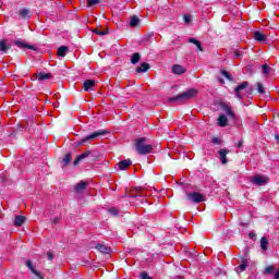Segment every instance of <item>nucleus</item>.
Listing matches in <instances>:
<instances>
[{
  "mask_svg": "<svg viewBox=\"0 0 279 279\" xmlns=\"http://www.w3.org/2000/svg\"><path fill=\"white\" fill-rule=\"evenodd\" d=\"M262 69H263L264 75H269V73H271V68L269 65H267V63L262 65Z\"/></svg>",
  "mask_w": 279,
  "mask_h": 279,
  "instance_id": "nucleus-34",
  "label": "nucleus"
},
{
  "mask_svg": "<svg viewBox=\"0 0 279 279\" xmlns=\"http://www.w3.org/2000/svg\"><path fill=\"white\" fill-rule=\"evenodd\" d=\"M150 65L147 62H143L140 64V66L136 69V73H145L146 71H149Z\"/></svg>",
  "mask_w": 279,
  "mask_h": 279,
  "instance_id": "nucleus-24",
  "label": "nucleus"
},
{
  "mask_svg": "<svg viewBox=\"0 0 279 279\" xmlns=\"http://www.w3.org/2000/svg\"><path fill=\"white\" fill-rule=\"evenodd\" d=\"M86 143H88V140H87V137L85 136V137H83L81 141H78V142L76 143V146H77V147H82L83 145H86Z\"/></svg>",
  "mask_w": 279,
  "mask_h": 279,
  "instance_id": "nucleus-40",
  "label": "nucleus"
},
{
  "mask_svg": "<svg viewBox=\"0 0 279 279\" xmlns=\"http://www.w3.org/2000/svg\"><path fill=\"white\" fill-rule=\"evenodd\" d=\"M96 250H98V252H100L101 254H110V252H112V248L101 243H98L96 245Z\"/></svg>",
  "mask_w": 279,
  "mask_h": 279,
  "instance_id": "nucleus-20",
  "label": "nucleus"
},
{
  "mask_svg": "<svg viewBox=\"0 0 279 279\" xmlns=\"http://www.w3.org/2000/svg\"><path fill=\"white\" fill-rule=\"evenodd\" d=\"M245 88H250V83L248 82H242L240 85H238L234 88L235 97L238 99H242L243 98V94H241V90H245Z\"/></svg>",
  "mask_w": 279,
  "mask_h": 279,
  "instance_id": "nucleus-8",
  "label": "nucleus"
},
{
  "mask_svg": "<svg viewBox=\"0 0 279 279\" xmlns=\"http://www.w3.org/2000/svg\"><path fill=\"white\" fill-rule=\"evenodd\" d=\"M246 269H247V264H240L238 266V268H235V271H236V274H239V271L241 274V272L245 271Z\"/></svg>",
  "mask_w": 279,
  "mask_h": 279,
  "instance_id": "nucleus-35",
  "label": "nucleus"
},
{
  "mask_svg": "<svg viewBox=\"0 0 279 279\" xmlns=\"http://www.w3.org/2000/svg\"><path fill=\"white\" fill-rule=\"evenodd\" d=\"M172 73H174V75H184V73H186V68L180 64H174L172 66Z\"/></svg>",
  "mask_w": 279,
  "mask_h": 279,
  "instance_id": "nucleus-18",
  "label": "nucleus"
},
{
  "mask_svg": "<svg viewBox=\"0 0 279 279\" xmlns=\"http://www.w3.org/2000/svg\"><path fill=\"white\" fill-rule=\"evenodd\" d=\"M241 265H246V266H248V262H247V257H246V256L241 257Z\"/></svg>",
  "mask_w": 279,
  "mask_h": 279,
  "instance_id": "nucleus-42",
  "label": "nucleus"
},
{
  "mask_svg": "<svg viewBox=\"0 0 279 279\" xmlns=\"http://www.w3.org/2000/svg\"><path fill=\"white\" fill-rule=\"evenodd\" d=\"M132 167V159H124L118 162V169L120 171H125L126 169H130Z\"/></svg>",
  "mask_w": 279,
  "mask_h": 279,
  "instance_id": "nucleus-12",
  "label": "nucleus"
},
{
  "mask_svg": "<svg viewBox=\"0 0 279 279\" xmlns=\"http://www.w3.org/2000/svg\"><path fill=\"white\" fill-rule=\"evenodd\" d=\"M108 213L111 217H119V209L111 207L108 209Z\"/></svg>",
  "mask_w": 279,
  "mask_h": 279,
  "instance_id": "nucleus-33",
  "label": "nucleus"
},
{
  "mask_svg": "<svg viewBox=\"0 0 279 279\" xmlns=\"http://www.w3.org/2000/svg\"><path fill=\"white\" fill-rule=\"evenodd\" d=\"M218 82H219L220 84H226V80H223V78H218Z\"/></svg>",
  "mask_w": 279,
  "mask_h": 279,
  "instance_id": "nucleus-49",
  "label": "nucleus"
},
{
  "mask_svg": "<svg viewBox=\"0 0 279 279\" xmlns=\"http://www.w3.org/2000/svg\"><path fill=\"white\" fill-rule=\"evenodd\" d=\"M253 38H254V40H257V43H266L267 41V36H265V34H263L260 31L254 32Z\"/></svg>",
  "mask_w": 279,
  "mask_h": 279,
  "instance_id": "nucleus-15",
  "label": "nucleus"
},
{
  "mask_svg": "<svg viewBox=\"0 0 279 279\" xmlns=\"http://www.w3.org/2000/svg\"><path fill=\"white\" fill-rule=\"evenodd\" d=\"M88 156L90 157V160H93L94 162H98V160H100V156L99 154L93 151V150H85L83 154L78 155L73 165L74 167H77V165H80L81 160H84V158H88Z\"/></svg>",
  "mask_w": 279,
  "mask_h": 279,
  "instance_id": "nucleus-3",
  "label": "nucleus"
},
{
  "mask_svg": "<svg viewBox=\"0 0 279 279\" xmlns=\"http://www.w3.org/2000/svg\"><path fill=\"white\" fill-rule=\"evenodd\" d=\"M187 43L195 45V47H197L198 51H204V47H202V41L197 40L196 38L190 37L187 39Z\"/></svg>",
  "mask_w": 279,
  "mask_h": 279,
  "instance_id": "nucleus-23",
  "label": "nucleus"
},
{
  "mask_svg": "<svg viewBox=\"0 0 279 279\" xmlns=\"http://www.w3.org/2000/svg\"><path fill=\"white\" fill-rule=\"evenodd\" d=\"M141 62V53L135 52L131 56V64H138Z\"/></svg>",
  "mask_w": 279,
  "mask_h": 279,
  "instance_id": "nucleus-28",
  "label": "nucleus"
},
{
  "mask_svg": "<svg viewBox=\"0 0 279 279\" xmlns=\"http://www.w3.org/2000/svg\"><path fill=\"white\" fill-rule=\"evenodd\" d=\"M106 134H108V131L98 130L85 137L87 138V143H93V141H95V138H99V136H106Z\"/></svg>",
  "mask_w": 279,
  "mask_h": 279,
  "instance_id": "nucleus-7",
  "label": "nucleus"
},
{
  "mask_svg": "<svg viewBox=\"0 0 279 279\" xmlns=\"http://www.w3.org/2000/svg\"><path fill=\"white\" fill-rule=\"evenodd\" d=\"M98 3H101V0H87L88 8H93V5H97Z\"/></svg>",
  "mask_w": 279,
  "mask_h": 279,
  "instance_id": "nucleus-37",
  "label": "nucleus"
},
{
  "mask_svg": "<svg viewBox=\"0 0 279 279\" xmlns=\"http://www.w3.org/2000/svg\"><path fill=\"white\" fill-rule=\"evenodd\" d=\"M242 56H243V54H241V51H239V50H236V51L234 52V57H235V58H242Z\"/></svg>",
  "mask_w": 279,
  "mask_h": 279,
  "instance_id": "nucleus-46",
  "label": "nucleus"
},
{
  "mask_svg": "<svg viewBox=\"0 0 279 279\" xmlns=\"http://www.w3.org/2000/svg\"><path fill=\"white\" fill-rule=\"evenodd\" d=\"M12 49V45L8 44V39H0V51L1 53H8Z\"/></svg>",
  "mask_w": 279,
  "mask_h": 279,
  "instance_id": "nucleus-14",
  "label": "nucleus"
},
{
  "mask_svg": "<svg viewBox=\"0 0 279 279\" xmlns=\"http://www.w3.org/2000/svg\"><path fill=\"white\" fill-rule=\"evenodd\" d=\"M28 269L32 271V274H34V276H37L38 279H45L43 277V274H40L38 270H36V266H31V268H28Z\"/></svg>",
  "mask_w": 279,
  "mask_h": 279,
  "instance_id": "nucleus-31",
  "label": "nucleus"
},
{
  "mask_svg": "<svg viewBox=\"0 0 279 279\" xmlns=\"http://www.w3.org/2000/svg\"><path fill=\"white\" fill-rule=\"evenodd\" d=\"M187 199L193 202L194 204H202V202H206V195L199 192H191L187 194Z\"/></svg>",
  "mask_w": 279,
  "mask_h": 279,
  "instance_id": "nucleus-4",
  "label": "nucleus"
},
{
  "mask_svg": "<svg viewBox=\"0 0 279 279\" xmlns=\"http://www.w3.org/2000/svg\"><path fill=\"white\" fill-rule=\"evenodd\" d=\"M145 143H147V137H140L135 140L134 147L140 156H147V154H151V151H154V146Z\"/></svg>",
  "mask_w": 279,
  "mask_h": 279,
  "instance_id": "nucleus-1",
  "label": "nucleus"
},
{
  "mask_svg": "<svg viewBox=\"0 0 279 279\" xmlns=\"http://www.w3.org/2000/svg\"><path fill=\"white\" fill-rule=\"evenodd\" d=\"M196 95H197V89L190 88L182 94L168 98V101L169 104H173L174 101H187V99H193V97H195Z\"/></svg>",
  "mask_w": 279,
  "mask_h": 279,
  "instance_id": "nucleus-2",
  "label": "nucleus"
},
{
  "mask_svg": "<svg viewBox=\"0 0 279 279\" xmlns=\"http://www.w3.org/2000/svg\"><path fill=\"white\" fill-rule=\"evenodd\" d=\"M26 219L27 218H25V216H15L13 226H15V228H21V226H23V223H25Z\"/></svg>",
  "mask_w": 279,
  "mask_h": 279,
  "instance_id": "nucleus-19",
  "label": "nucleus"
},
{
  "mask_svg": "<svg viewBox=\"0 0 279 279\" xmlns=\"http://www.w3.org/2000/svg\"><path fill=\"white\" fill-rule=\"evenodd\" d=\"M221 75L223 77H226V80H228V82H234V78L232 77V75L230 74V72L226 71V70H221L220 71Z\"/></svg>",
  "mask_w": 279,
  "mask_h": 279,
  "instance_id": "nucleus-30",
  "label": "nucleus"
},
{
  "mask_svg": "<svg viewBox=\"0 0 279 279\" xmlns=\"http://www.w3.org/2000/svg\"><path fill=\"white\" fill-rule=\"evenodd\" d=\"M243 140H240L236 144H235V146L238 147V149H241V147H243Z\"/></svg>",
  "mask_w": 279,
  "mask_h": 279,
  "instance_id": "nucleus-44",
  "label": "nucleus"
},
{
  "mask_svg": "<svg viewBox=\"0 0 279 279\" xmlns=\"http://www.w3.org/2000/svg\"><path fill=\"white\" fill-rule=\"evenodd\" d=\"M52 223H58V218H54V219L52 220Z\"/></svg>",
  "mask_w": 279,
  "mask_h": 279,
  "instance_id": "nucleus-50",
  "label": "nucleus"
},
{
  "mask_svg": "<svg viewBox=\"0 0 279 279\" xmlns=\"http://www.w3.org/2000/svg\"><path fill=\"white\" fill-rule=\"evenodd\" d=\"M71 160H73V154L68 153L62 159V163L66 167L68 165H71Z\"/></svg>",
  "mask_w": 279,
  "mask_h": 279,
  "instance_id": "nucleus-27",
  "label": "nucleus"
},
{
  "mask_svg": "<svg viewBox=\"0 0 279 279\" xmlns=\"http://www.w3.org/2000/svg\"><path fill=\"white\" fill-rule=\"evenodd\" d=\"M131 197H143V187H135V194H132Z\"/></svg>",
  "mask_w": 279,
  "mask_h": 279,
  "instance_id": "nucleus-32",
  "label": "nucleus"
},
{
  "mask_svg": "<svg viewBox=\"0 0 279 279\" xmlns=\"http://www.w3.org/2000/svg\"><path fill=\"white\" fill-rule=\"evenodd\" d=\"M47 256H48V260H53V253L48 252Z\"/></svg>",
  "mask_w": 279,
  "mask_h": 279,
  "instance_id": "nucleus-45",
  "label": "nucleus"
},
{
  "mask_svg": "<svg viewBox=\"0 0 279 279\" xmlns=\"http://www.w3.org/2000/svg\"><path fill=\"white\" fill-rule=\"evenodd\" d=\"M34 265L32 264V260H29V259H27L26 260V267H28V269L31 268V267H33Z\"/></svg>",
  "mask_w": 279,
  "mask_h": 279,
  "instance_id": "nucleus-47",
  "label": "nucleus"
},
{
  "mask_svg": "<svg viewBox=\"0 0 279 279\" xmlns=\"http://www.w3.org/2000/svg\"><path fill=\"white\" fill-rule=\"evenodd\" d=\"M184 23H191V15L183 16Z\"/></svg>",
  "mask_w": 279,
  "mask_h": 279,
  "instance_id": "nucleus-43",
  "label": "nucleus"
},
{
  "mask_svg": "<svg viewBox=\"0 0 279 279\" xmlns=\"http://www.w3.org/2000/svg\"><path fill=\"white\" fill-rule=\"evenodd\" d=\"M220 107L223 110V112H226V114L229 116V119H232L233 121L234 119H236V114L232 110V107H230L228 104L221 102Z\"/></svg>",
  "mask_w": 279,
  "mask_h": 279,
  "instance_id": "nucleus-9",
  "label": "nucleus"
},
{
  "mask_svg": "<svg viewBox=\"0 0 279 279\" xmlns=\"http://www.w3.org/2000/svg\"><path fill=\"white\" fill-rule=\"evenodd\" d=\"M88 189V182L86 181H80L77 185L74 186V193H84Z\"/></svg>",
  "mask_w": 279,
  "mask_h": 279,
  "instance_id": "nucleus-13",
  "label": "nucleus"
},
{
  "mask_svg": "<svg viewBox=\"0 0 279 279\" xmlns=\"http://www.w3.org/2000/svg\"><path fill=\"white\" fill-rule=\"evenodd\" d=\"M228 154H230V149L222 148L218 150V155L220 156L221 165H228Z\"/></svg>",
  "mask_w": 279,
  "mask_h": 279,
  "instance_id": "nucleus-11",
  "label": "nucleus"
},
{
  "mask_svg": "<svg viewBox=\"0 0 279 279\" xmlns=\"http://www.w3.org/2000/svg\"><path fill=\"white\" fill-rule=\"evenodd\" d=\"M248 238H250V239H256V233L251 232V233L248 234Z\"/></svg>",
  "mask_w": 279,
  "mask_h": 279,
  "instance_id": "nucleus-48",
  "label": "nucleus"
},
{
  "mask_svg": "<svg viewBox=\"0 0 279 279\" xmlns=\"http://www.w3.org/2000/svg\"><path fill=\"white\" fill-rule=\"evenodd\" d=\"M274 269H276L274 266H267L264 274L269 276L274 271Z\"/></svg>",
  "mask_w": 279,
  "mask_h": 279,
  "instance_id": "nucleus-41",
  "label": "nucleus"
},
{
  "mask_svg": "<svg viewBox=\"0 0 279 279\" xmlns=\"http://www.w3.org/2000/svg\"><path fill=\"white\" fill-rule=\"evenodd\" d=\"M138 23H141V20L138 19V16L136 15L131 16V22H130L131 27H137Z\"/></svg>",
  "mask_w": 279,
  "mask_h": 279,
  "instance_id": "nucleus-29",
  "label": "nucleus"
},
{
  "mask_svg": "<svg viewBox=\"0 0 279 279\" xmlns=\"http://www.w3.org/2000/svg\"><path fill=\"white\" fill-rule=\"evenodd\" d=\"M257 93H259V95H265V87L263 86V83H257Z\"/></svg>",
  "mask_w": 279,
  "mask_h": 279,
  "instance_id": "nucleus-36",
  "label": "nucleus"
},
{
  "mask_svg": "<svg viewBox=\"0 0 279 279\" xmlns=\"http://www.w3.org/2000/svg\"><path fill=\"white\" fill-rule=\"evenodd\" d=\"M211 143H213L214 145H221V144L223 143V141H222L220 137L214 136V137L211 138Z\"/></svg>",
  "mask_w": 279,
  "mask_h": 279,
  "instance_id": "nucleus-38",
  "label": "nucleus"
},
{
  "mask_svg": "<svg viewBox=\"0 0 279 279\" xmlns=\"http://www.w3.org/2000/svg\"><path fill=\"white\" fill-rule=\"evenodd\" d=\"M140 278L141 279H154V277L149 276V274H147V271H142L140 274Z\"/></svg>",
  "mask_w": 279,
  "mask_h": 279,
  "instance_id": "nucleus-39",
  "label": "nucleus"
},
{
  "mask_svg": "<svg viewBox=\"0 0 279 279\" xmlns=\"http://www.w3.org/2000/svg\"><path fill=\"white\" fill-rule=\"evenodd\" d=\"M19 14L23 20L32 19V11H29V9H21Z\"/></svg>",
  "mask_w": 279,
  "mask_h": 279,
  "instance_id": "nucleus-21",
  "label": "nucleus"
},
{
  "mask_svg": "<svg viewBox=\"0 0 279 279\" xmlns=\"http://www.w3.org/2000/svg\"><path fill=\"white\" fill-rule=\"evenodd\" d=\"M93 34H96L97 36H108L110 34V28L106 27L105 31H101V26H98L94 28Z\"/></svg>",
  "mask_w": 279,
  "mask_h": 279,
  "instance_id": "nucleus-17",
  "label": "nucleus"
},
{
  "mask_svg": "<svg viewBox=\"0 0 279 279\" xmlns=\"http://www.w3.org/2000/svg\"><path fill=\"white\" fill-rule=\"evenodd\" d=\"M13 45H15V47H17L19 49H31L32 51H38V48H36V46L29 45V44L19 40V39L13 40Z\"/></svg>",
  "mask_w": 279,
  "mask_h": 279,
  "instance_id": "nucleus-6",
  "label": "nucleus"
},
{
  "mask_svg": "<svg viewBox=\"0 0 279 279\" xmlns=\"http://www.w3.org/2000/svg\"><path fill=\"white\" fill-rule=\"evenodd\" d=\"M260 247L263 252H267V247H269V240L266 236L260 239Z\"/></svg>",
  "mask_w": 279,
  "mask_h": 279,
  "instance_id": "nucleus-26",
  "label": "nucleus"
},
{
  "mask_svg": "<svg viewBox=\"0 0 279 279\" xmlns=\"http://www.w3.org/2000/svg\"><path fill=\"white\" fill-rule=\"evenodd\" d=\"M34 77L38 82H45L47 80H51V77H53V74L45 73V72H38V73L34 74Z\"/></svg>",
  "mask_w": 279,
  "mask_h": 279,
  "instance_id": "nucleus-10",
  "label": "nucleus"
},
{
  "mask_svg": "<svg viewBox=\"0 0 279 279\" xmlns=\"http://www.w3.org/2000/svg\"><path fill=\"white\" fill-rule=\"evenodd\" d=\"M93 88H95V80H86L83 83V90H85V93L93 90Z\"/></svg>",
  "mask_w": 279,
  "mask_h": 279,
  "instance_id": "nucleus-16",
  "label": "nucleus"
},
{
  "mask_svg": "<svg viewBox=\"0 0 279 279\" xmlns=\"http://www.w3.org/2000/svg\"><path fill=\"white\" fill-rule=\"evenodd\" d=\"M66 51H69V47L61 46L57 50V56H59V58H64L66 56Z\"/></svg>",
  "mask_w": 279,
  "mask_h": 279,
  "instance_id": "nucleus-25",
  "label": "nucleus"
},
{
  "mask_svg": "<svg viewBox=\"0 0 279 279\" xmlns=\"http://www.w3.org/2000/svg\"><path fill=\"white\" fill-rule=\"evenodd\" d=\"M219 128H228V117L226 114H220L218 117V123Z\"/></svg>",
  "mask_w": 279,
  "mask_h": 279,
  "instance_id": "nucleus-22",
  "label": "nucleus"
},
{
  "mask_svg": "<svg viewBox=\"0 0 279 279\" xmlns=\"http://www.w3.org/2000/svg\"><path fill=\"white\" fill-rule=\"evenodd\" d=\"M251 182H252V184H255V186H265V184H267V182H269V178L258 174V175L253 177Z\"/></svg>",
  "mask_w": 279,
  "mask_h": 279,
  "instance_id": "nucleus-5",
  "label": "nucleus"
},
{
  "mask_svg": "<svg viewBox=\"0 0 279 279\" xmlns=\"http://www.w3.org/2000/svg\"><path fill=\"white\" fill-rule=\"evenodd\" d=\"M275 138H276V141H279V135L276 134V135H275Z\"/></svg>",
  "mask_w": 279,
  "mask_h": 279,
  "instance_id": "nucleus-51",
  "label": "nucleus"
}]
</instances>
